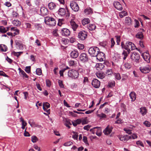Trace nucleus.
Listing matches in <instances>:
<instances>
[{
  "label": "nucleus",
  "mask_w": 151,
  "mask_h": 151,
  "mask_svg": "<svg viewBox=\"0 0 151 151\" xmlns=\"http://www.w3.org/2000/svg\"><path fill=\"white\" fill-rule=\"evenodd\" d=\"M132 22V20L131 18L129 17H127L125 19V23L128 25H130Z\"/></svg>",
  "instance_id": "obj_36"
},
{
  "label": "nucleus",
  "mask_w": 151,
  "mask_h": 151,
  "mask_svg": "<svg viewBox=\"0 0 151 151\" xmlns=\"http://www.w3.org/2000/svg\"><path fill=\"white\" fill-rule=\"evenodd\" d=\"M38 140V139L36 136H34L32 137L31 140L33 142H36Z\"/></svg>",
  "instance_id": "obj_44"
},
{
  "label": "nucleus",
  "mask_w": 151,
  "mask_h": 151,
  "mask_svg": "<svg viewBox=\"0 0 151 151\" xmlns=\"http://www.w3.org/2000/svg\"><path fill=\"white\" fill-rule=\"evenodd\" d=\"M90 20L89 19L85 18L82 20V23L83 25H85L90 22Z\"/></svg>",
  "instance_id": "obj_28"
},
{
  "label": "nucleus",
  "mask_w": 151,
  "mask_h": 151,
  "mask_svg": "<svg viewBox=\"0 0 151 151\" xmlns=\"http://www.w3.org/2000/svg\"><path fill=\"white\" fill-rule=\"evenodd\" d=\"M73 133L75 134H74L72 136V137L74 139H77L78 138V135L76 133H75V132H73Z\"/></svg>",
  "instance_id": "obj_63"
},
{
  "label": "nucleus",
  "mask_w": 151,
  "mask_h": 151,
  "mask_svg": "<svg viewBox=\"0 0 151 151\" xmlns=\"http://www.w3.org/2000/svg\"><path fill=\"white\" fill-rule=\"evenodd\" d=\"M79 59L83 63H85L88 60V56L85 53H82L79 55Z\"/></svg>",
  "instance_id": "obj_9"
},
{
  "label": "nucleus",
  "mask_w": 151,
  "mask_h": 151,
  "mask_svg": "<svg viewBox=\"0 0 151 151\" xmlns=\"http://www.w3.org/2000/svg\"><path fill=\"white\" fill-rule=\"evenodd\" d=\"M146 53L147 54V55H143V58L144 60L147 62V63H149L150 62V57L149 56V54L148 53Z\"/></svg>",
  "instance_id": "obj_31"
},
{
  "label": "nucleus",
  "mask_w": 151,
  "mask_h": 151,
  "mask_svg": "<svg viewBox=\"0 0 151 151\" xmlns=\"http://www.w3.org/2000/svg\"><path fill=\"white\" fill-rule=\"evenodd\" d=\"M35 29L37 30H41L42 29V26L40 24H35L34 25Z\"/></svg>",
  "instance_id": "obj_33"
},
{
  "label": "nucleus",
  "mask_w": 151,
  "mask_h": 151,
  "mask_svg": "<svg viewBox=\"0 0 151 151\" xmlns=\"http://www.w3.org/2000/svg\"><path fill=\"white\" fill-rule=\"evenodd\" d=\"M111 48H112L114 46V45L115 44V42L113 38H111Z\"/></svg>",
  "instance_id": "obj_48"
},
{
  "label": "nucleus",
  "mask_w": 151,
  "mask_h": 151,
  "mask_svg": "<svg viewBox=\"0 0 151 151\" xmlns=\"http://www.w3.org/2000/svg\"><path fill=\"white\" fill-rule=\"evenodd\" d=\"M0 32L1 33H5L6 32L5 27L2 26H0Z\"/></svg>",
  "instance_id": "obj_43"
},
{
  "label": "nucleus",
  "mask_w": 151,
  "mask_h": 151,
  "mask_svg": "<svg viewBox=\"0 0 151 151\" xmlns=\"http://www.w3.org/2000/svg\"><path fill=\"white\" fill-rule=\"evenodd\" d=\"M11 29L12 32H14V36L19 34V30L16 27H12Z\"/></svg>",
  "instance_id": "obj_24"
},
{
  "label": "nucleus",
  "mask_w": 151,
  "mask_h": 151,
  "mask_svg": "<svg viewBox=\"0 0 151 151\" xmlns=\"http://www.w3.org/2000/svg\"><path fill=\"white\" fill-rule=\"evenodd\" d=\"M78 75L79 73L78 72L75 70H70L68 72V77L72 78H76L78 77Z\"/></svg>",
  "instance_id": "obj_5"
},
{
  "label": "nucleus",
  "mask_w": 151,
  "mask_h": 151,
  "mask_svg": "<svg viewBox=\"0 0 151 151\" xmlns=\"http://www.w3.org/2000/svg\"><path fill=\"white\" fill-rule=\"evenodd\" d=\"M95 57H96V59L100 61H104L105 59V56L104 53L100 51L97 53V55Z\"/></svg>",
  "instance_id": "obj_10"
},
{
  "label": "nucleus",
  "mask_w": 151,
  "mask_h": 151,
  "mask_svg": "<svg viewBox=\"0 0 151 151\" xmlns=\"http://www.w3.org/2000/svg\"><path fill=\"white\" fill-rule=\"evenodd\" d=\"M45 22L47 24L53 26L56 24V22L55 19L52 17H46L45 18Z\"/></svg>",
  "instance_id": "obj_2"
},
{
  "label": "nucleus",
  "mask_w": 151,
  "mask_h": 151,
  "mask_svg": "<svg viewBox=\"0 0 151 151\" xmlns=\"http://www.w3.org/2000/svg\"><path fill=\"white\" fill-rule=\"evenodd\" d=\"M127 15V12L125 11H122L119 13V16L121 18H122Z\"/></svg>",
  "instance_id": "obj_39"
},
{
  "label": "nucleus",
  "mask_w": 151,
  "mask_h": 151,
  "mask_svg": "<svg viewBox=\"0 0 151 151\" xmlns=\"http://www.w3.org/2000/svg\"><path fill=\"white\" fill-rule=\"evenodd\" d=\"M96 68L97 70H101L103 69L105 67L103 64L99 63L96 65Z\"/></svg>",
  "instance_id": "obj_29"
},
{
  "label": "nucleus",
  "mask_w": 151,
  "mask_h": 151,
  "mask_svg": "<svg viewBox=\"0 0 151 151\" xmlns=\"http://www.w3.org/2000/svg\"><path fill=\"white\" fill-rule=\"evenodd\" d=\"M140 112L143 115L147 113L145 107H143L140 108Z\"/></svg>",
  "instance_id": "obj_34"
},
{
  "label": "nucleus",
  "mask_w": 151,
  "mask_h": 151,
  "mask_svg": "<svg viewBox=\"0 0 151 151\" xmlns=\"http://www.w3.org/2000/svg\"><path fill=\"white\" fill-rule=\"evenodd\" d=\"M83 142L86 144H87L88 145H89L87 139V137L86 136L83 137Z\"/></svg>",
  "instance_id": "obj_56"
},
{
  "label": "nucleus",
  "mask_w": 151,
  "mask_h": 151,
  "mask_svg": "<svg viewBox=\"0 0 151 151\" xmlns=\"http://www.w3.org/2000/svg\"><path fill=\"white\" fill-rule=\"evenodd\" d=\"M48 6L49 9L52 10L55 9L57 7V6L55 3L54 2H50L48 5Z\"/></svg>",
  "instance_id": "obj_19"
},
{
  "label": "nucleus",
  "mask_w": 151,
  "mask_h": 151,
  "mask_svg": "<svg viewBox=\"0 0 151 151\" xmlns=\"http://www.w3.org/2000/svg\"><path fill=\"white\" fill-rule=\"evenodd\" d=\"M96 132V134L99 136H100L102 134L101 130L100 127H97Z\"/></svg>",
  "instance_id": "obj_37"
},
{
  "label": "nucleus",
  "mask_w": 151,
  "mask_h": 151,
  "mask_svg": "<svg viewBox=\"0 0 151 151\" xmlns=\"http://www.w3.org/2000/svg\"><path fill=\"white\" fill-rule=\"evenodd\" d=\"M70 26L74 31H76L78 27V25L73 20H71L70 21Z\"/></svg>",
  "instance_id": "obj_13"
},
{
  "label": "nucleus",
  "mask_w": 151,
  "mask_h": 151,
  "mask_svg": "<svg viewBox=\"0 0 151 151\" xmlns=\"http://www.w3.org/2000/svg\"><path fill=\"white\" fill-rule=\"evenodd\" d=\"M112 129L113 127H110L108 126L103 131V133L105 135H107L111 132Z\"/></svg>",
  "instance_id": "obj_17"
},
{
  "label": "nucleus",
  "mask_w": 151,
  "mask_h": 151,
  "mask_svg": "<svg viewBox=\"0 0 151 151\" xmlns=\"http://www.w3.org/2000/svg\"><path fill=\"white\" fill-rule=\"evenodd\" d=\"M136 38L140 40H142L144 38V35L142 32H139L136 35Z\"/></svg>",
  "instance_id": "obj_22"
},
{
  "label": "nucleus",
  "mask_w": 151,
  "mask_h": 151,
  "mask_svg": "<svg viewBox=\"0 0 151 151\" xmlns=\"http://www.w3.org/2000/svg\"><path fill=\"white\" fill-rule=\"evenodd\" d=\"M40 11L42 15L43 16L46 15L48 13L47 9L44 7H41Z\"/></svg>",
  "instance_id": "obj_21"
},
{
  "label": "nucleus",
  "mask_w": 151,
  "mask_h": 151,
  "mask_svg": "<svg viewBox=\"0 0 151 151\" xmlns=\"http://www.w3.org/2000/svg\"><path fill=\"white\" fill-rule=\"evenodd\" d=\"M28 123L32 127H37L40 128L41 126L36 124L32 119H30L28 121Z\"/></svg>",
  "instance_id": "obj_16"
},
{
  "label": "nucleus",
  "mask_w": 151,
  "mask_h": 151,
  "mask_svg": "<svg viewBox=\"0 0 151 151\" xmlns=\"http://www.w3.org/2000/svg\"><path fill=\"white\" fill-rule=\"evenodd\" d=\"M106 73L108 75H111L113 73L112 69H108L107 70H106Z\"/></svg>",
  "instance_id": "obj_53"
},
{
  "label": "nucleus",
  "mask_w": 151,
  "mask_h": 151,
  "mask_svg": "<svg viewBox=\"0 0 151 151\" xmlns=\"http://www.w3.org/2000/svg\"><path fill=\"white\" fill-rule=\"evenodd\" d=\"M78 47L79 49L82 50L84 48V46L83 44H78Z\"/></svg>",
  "instance_id": "obj_58"
},
{
  "label": "nucleus",
  "mask_w": 151,
  "mask_h": 151,
  "mask_svg": "<svg viewBox=\"0 0 151 151\" xmlns=\"http://www.w3.org/2000/svg\"><path fill=\"white\" fill-rule=\"evenodd\" d=\"M76 61L73 60H70L68 63L70 66H73L76 63Z\"/></svg>",
  "instance_id": "obj_52"
},
{
  "label": "nucleus",
  "mask_w": 151,
  "mask_h": 151,
  "mask_svg": "<svg viewBox=\"0 0 151 151\" xmlns=\"http://www.w3.org/2000/svg\"><path fill=\"white\" fill-rule=\"evenodd\" d=\"M92 86L96 88H99L100 85V82L96 79H94L91 83Z\"/></svg>",
  "instance_id": "obj_14"
},
{
  "label": "nucleus",
  "mask_w": 151,
  "mask_h": 151,
  "mask_svg": "<svg viewBox=\"0 0 151 151\" xmlns=\"http://www.w3.org/2000/svg\"><path fill=\"white\" fill-rule=\"evenodd\" d=\"M91 127V125H88L85 126L83 127V129L85 130L88 131Z\"/></svg>",
  "instance_id": "obj_62"
},
{
  "label": "nucleus",
  "mask_w": 151,
  "mask_h": 151,
  "mask_svg": "<svg viewBox=\"0 0 151 151\" xmlns=\"http://www.w3.org/2000/svg\"><path fill=\"white\" fill-rule=\"evenodd\" d=\"M124 65L125 68L127 69H130L132 66L131 64L127 62L125 63Z\"/></svg>",
  "instance_id": "obj_38"
},
{
  "label": "nucleus",
  "mask_w": 151,
  "mask_h": 151,
  "mask_svg": "<svg viewBox=\"0 0 151 151\" xmlns=\"http://www.w3.org/2000/svg\"><path fill=\"white\" fill-rule=\"evenodd\" d=\"M71 124L70 121V120H66V122L65 123V125L69 129L70 128V125H71Z\"/></svg>",
  "instance_id": "obj_42"
},
{
  "label": "nucleus",
  "mask_w": 151,
  "mask_h": 151,
  "mask_svg": "<svg viewBox=\"0 0 151 151\" xmlns=\"http://www.w3.org/2000/svg\"><path fill=\"white\" fill-rule=\"evenodd\" d=\"M58 14L61 16H64L65 14H67L66 16L67 17L68 15H69V13L68 10L66 11L65 9L62 8H60L59 9Z\"/></svg>",
  "instance_id": "obj_11"
},
{
  "label": "nucleus",
  "mask_w": 151,
  "mask_h": 151,
  "mask_svg": "<svg viewBox=\"0 0 151 151\" xmlns=\"http://www.w3.org/2000/svg\"><path fill=\"white\" fill-rule=\"evenodd\" d=\"M13 24L15 26H19L21 25V22L18 20H14L12 22Z\"/></svg>",
  "instance_id": "obj_32"
},
{
  "label": "nucleus",
  "mask_w": 151,
  "mask_h": 151,
  "mask_svg": "<svg viewBox=\"0 0 151 151\" xmlns=\"http://www.w3.org/2000/svg\"><path fill=\"white\" fill-rule=\"evenodd\" d=\"M58 83H59V85L60 88H63L64 87V85L63 83V82L62 81L59 80L58 81Z\"/></svg>",
  "instance_id": "obj_59"
},
{
  "label": "nucleus",
  "mask_w": 151,
  "mask_h": 151,
  "mask_svg": "<svg viewBox=\"0 0 151 151\" xmlns=\"http://www.w3.org/2000/svg\"><path fill=\"white\" fill-rule=\"evenodd\" d=\"M19 74L20 76H22L24 78H28V76L23 70H22Z\"/></svg>",
  "instance_id": "obj_40"
},
{
  "label": "nucleus",
  "mask_w": 151,
  "mask_h": 151,
  "mask_svg": "<svg viewBox=\"0 0 151 151\" xmlns=\"http://www.w3.org/2000/svg\"><path fill=\"white\" fill-rule=\"evenodd\" d=\"M0 75L7 77H9L8 76L6 75L5 73L2 71H0Z\"/></svg>",
  "instance_id": "obj_60"
},
{
  "label": "nucleus",
  "mask_w": 151,
  "mask_h": 151,
  "mask_svg": "<svg viewBox=\"0 0 151 151\" xmlns=\"http://www.w3.org/2000/svg\"><path fill=\"white\" fill-rule=\"evenodd\" d=\"M114 5L115 7L118 10L121 11L123 9L122 5L118 1H115L114 3Z\"/></svg>",
  "instance_id": "obj_18"
},
{
  "label": "nucleus",
  "mask_w": 151,
  "mask_h": 151,
  "mask_svg": "<svg viewBox=\"0 0 151 151\" xmlns=\"http://www.w3.org/2000/svg\"><path fill=\"white\" fill-rule=\"evenodd\" d=\"M143 124L147 127H150L151 125L150 123L147 121H146L144 122Z\"/></svg>",
  "instance_id": "obj_55"
},
{
  "label": "nucleus",
  "mask_w": 151,
  "mask_h": 151,
  "mask_svg": "<svg viewBox=\"0 0 151 151\" xmlns=\"http://www.w3.org/2000/svg\"><path fill=\"white\" fill-rule=\"evenodd\" d=\"M136 144L138 145L141 146L142 147H144V145L142 142L140 140H138L136 142Z\"/></svg>",
  "instance_id": "obj_57"
},
{
  "label": "nucleus",
  "mask_w": 151,
  "mask_h": 151,
  "mask_svg": "<svg viewBox=\"0 0 151 151\" xmlns=\"http://www.w3.org/2000/svg\"><path fill=\"white\" fill-rule=\"evenodd\" d=\"M139 70L141 72L144 73H147L150 71L151 68L149 65H147L145 66L140 67L139 68Z\"/></svg>",
  "instance_id": "obj_7"
},
{
  "label": "nucleus",
  "mask_w": 151,
  "mask_h": 151,
  "mask_svg": "<svg viewBox=\"0 0 151 151\" xmlns=\"http://www.w3.org/2000/svg\"><path fill=\"white\" fill-rule=\"evenodd\" d=\"M130 58L134 62L136 63H139V59L140 58V55L139 53L136 52H134L130 55Z\"/></svg>",
  "instance_id": "obj_4"
},
{
  "label": "nucleus",
  "mask_w": 151,
  "mask_h": 151,
  "mask_svg": "<svg viewBox=\"0 0 151 151\" xmlns=\"http://www.w3.org/2000/svg\"><path fill=\"white\" fill-rule=\"evenodd\" d=\"M122 80L123 81H125L128 78V76L126 74H124L122 76Z\"/></svg>",
  "instance_id": "obj_64"
},
{
  "label": "nucleus",
  "mask_w": 151,
  "mask_h": 151,
  "mask_svg": "<svg viewBox=\"0 0 151 151\" xmlns=\"http://www.w3.org/2000/svg\"><path fill=\"white\" fill-rule=\"evenodd\" d=\"M73 143L72 142L70 141L67 142L65 143L63 145L66 147L69 146L70 145H72Z\"/></svg>",
  "instance_id": "obj_47"
},
{
  "label": "nucleus",
  "mask_w": 151,
  "mask_h": 151,
  "mask_svg": "<svg viewBox=\"0 0 151 151\" xmlns=\"http://www.w3.org/2000/svg\"><path fill=\"white\" fill-rule=\"evenodd\" d=\"M70 6L72 9L74 11L77 12L78 11L79 9L78 5L75 1H73L70 2Z\"/></svg>",
  "instance_id": "obj_8"
},
{
  "label": "nucleus",
  "mask_w": 151,
  "mask_h": 151,
  "mask_svg": "<svg viewBox=\"0 0 151 151\" xmlns=\"http://www.w3.org/2000/svg\"><path fill=\"white\" fill-rule=\"evenodd\" d=\"M116 39V42L118 45H120V42L121 40V37L120 36L116 35L115 36Z\"/></svg>",
  "instance_id": "obj_41"
},
{
  "label": "nucleus",
  "mask_w": 151,
  "mask_h": 151,
  "mask_svg": "<svg viewBox=\"0 0 151 151\" xmlns=\"http://www.w3.org/2000/svg\"><path fill=\"white\" fill-rule=\"evenodd\" d=\"M46 86L48 87H50L51 86V82L49 79L46 80Z\"/></svg>",
  "instance_id": "obj_50"
},
{
  "label": "nucleus",
  "mask_w": 151,
  "mask_h": 151,
  "mask_svg": "<svg viewBox=\"0 0 151 151\" xmlns=\"http://www.w3.org/2000/svg\"><path fill=\"white\" fill-rule=\"evenodd\" d=\"M87 37V33L85 31L80 32L78 34V39L81 40H85Z\"/></svg>",
  "instance_id": "obj_6"
},
{
  "label": "nucleus",
  "mask_w": 151,
  "mask_h": 151,
  "mask_svg": "<svg viewBox=\"0 0 151 151\" xmlns=\"http://www.w3.org/2000/svg\"><path fill=\"white\" fill-rule=\"evenodd\" d=\"M36 73L38 75H40L42 74V70L41 69L38 68L36 70Z\"/></svg>",
  "instance_id": "obj_49"
},
{
  "label": "nucleus",
  "mask_w": 151,
  "mask_h": 151,
  "mask_svg": "<svg viewBox=\"0 0 151 151\" xmlns=\"http://www.w3.org/2000/svg\"><path fill=\"white\" fill-rule=\"evenodd\" d=\"M61 32L63 36L65 37H67L69 36L70 34V30L68 29L65 28L62 29Z\"/></svg>",
  "instance_id": "obj_15"
},
{
  "label": "nucleus",
  "mask_w": 151,
  "mask_h": 151,
  "mask_svg": "<svg viewBox=\"0 0 151 151\" xmlns=\"http://www.w3.org/2000/svg\"><path fill=\"white\" fill-rule=\"evenodd\" d=\"M121 45L122 48L127 50L128 52H130L131 50L135 49H137L136 48L135 45L133 43L129 41H127L124 44L123 42H121Z\"/></svg>",
  "instance_id": "obj_1"
},
{
  "label": "nucleus",
  "mask_w": 151,
  "mask_h": 151,
  "mask_svg": "<svg viewBox=\"0 0 151 151\" xmlns=\"http://www.w3.org/2000/svg\"><path fill=\"white\" fill-rule=\"evenodd\" d=\"M118 137L120 140L124 142H127L128 140L131 139V136H129L127 135H125L124 136L119 135Z\"/></svg>",
  "instance_id": "obj_12"
},
{
  "label": "nucleus",
  "mask_w": 151,
  "mask_h": 151,
  "mask_svg": "<svg viewBox=\"0 0 151 151\" xmlns=\"http://www.w3.org/2000/svg\"><path fill=\"white\" fill-rule=\"evenodd\" d=\"M130 52H128L127 51L124 50L122 53V55L123 56V59L124 60H125L128 55Z\"/></svg>",
  "instance_id": "obj_30"
},
{
  "label": "nucleus",
  "mask_w": 151,
  "mask_h": 151,
  "mask_svg": "<svg viewBox=\"0 0 151 151\" xmlns=\"http://www.w3.org/2000/svg\"><path fill=\"white\" fill-rule=\"evenodd\" d=\"M115 85V82L114 81H112L110 82L109 84V86L110 87H112Z\"/></svg>",
  "instance_id": "obj_61"
},
{
  "label": "nucleus",
  "mask_w": 151,
  "mask_h": 151,
  "mask_svg": "<svg viewBox=\"0 0 151 151\" xmlns=\"http://www.w3.org/2000/svg\"><path fill=\"white\" fill-rule=\"evenodd\" d=\"M43 107L46 108L47 109H48L50 107V104L47 102L44 103L43 104Z\"/></svg>",
  "instance_id": "obj_54"
},
{
  "label": "nucleus",
  "mask_w": 151,
  "mask_h": 151,
  "mask_svg": "<svg viewBox=\"0 0 151 151\" xmlns=\"http://www.w3.org/2000/svg\"><path fill=\"white\" fill-rule=\"evenodd\" d=\"M78 55V53L77 51L74 50L70 53V57L73 58H77Z\"/></svg>",
  "instance_id": "obj_20"
},
{
  "label": "nucleus",
  "mask_w": 151,
  "mask_h": 151,
  "mask_svg": "<svg viewBox=\"0 0 151 151\" xmlns=\"http://www.w3.org/2000/svg\"><path fill=\"white\" fill-rule=\"evenodd\" d=\"M30 66H26L25 68V70L27 73H29L30 72Z\"/></svg>",
  "instance_id": "obj_51"
},
{
  "label": "nucleus",
  "mask_w": 151,
  "mask_h": 151,
  "mask_svg": "<svg viewBox=\"0 0 151 151\" xmlns=\"http://www.w3.org/2000/svg\"><path fill=\"white\" fill-rule=\"evenodd\" d=\"M84 12L86 14H92L93 11L92 9L91 8L85 9L84 11Z\"/></svg>",
  "instance_id": "obj_35"
},
{
  "label": "nucleus",
  "mask_w": 151,
  "mask_h": 151,
  "mask_svg": "<svg viewBox=\"0 0 151 151\" xmlns=\"http://www.w3.org/2000/svg\"><path fill=\"white\" fill-rule=\"evenodd\" d=\"M20 121L21 122H22V126L21 128L22 129H24L25 128V126L27 125V123L25 121H24V119H23V118L22 117L20 118Z\"/></svg>",
  "instance_id": "obj_25"
},
{
  "label": "nucleus",
  "mask_w": 151,
  "mask_h": 151,
  "mask_svg": "<svg viewBox=\"0 0 151 151\" xmlns=\"http://www.w3.org/2000/svg\"><path fill=\"white\" fill-rule=\"evenodd\" d=\"M98 52H99V50L96 47H91L88 50L89 53L91 57H95L97 55Z\"/></svg>",
  "instance_id": "obj_3"
},
{
  "label": "nucleus",
  "mask_w": 151,
  "mask_h": 151,
  "mask_svg": "<svg viewBox=\"0 0 151 151\" xmlns=\"http://www.w3.org/2000/svg\"><path fill=\"white\" fill-rule=\"evenodd\" d=\"M131 99H132V101H134L135 100L136 98V95L135 93L134 92H132L129 94Z\"/></svg>",
  "instance_id": "obj_23"
},
{
  "label": "nucleus",
  "mask_w": 151,
  "mask_h": 151,
  "mask_svg": "<svg viewBox=\"0 0 151 151\" xmlns=\"http://www.w3.org/2000/svg\"><path fill=\"white\" fill-rule=\"evenodd\" d=\"M96 26L94 24H89L87 26V28L90 30H93L96 29Z\"/></svg>",
  "instance_id": "obj_27"
},
{
  "label": "nucleus",
  "mask_w": 151,
  "mask_h": 151,
  "mask_svg": "<svg viewBox=\"0 0 151 151\" xmlns=\"http://www.w3.org/2000/svg\"><path fill=\"white\" fill-rule=\"evenodd\" d=\"M97 116L100 117V118H106V115L103 113H102L101 114H97Z\"/></svg>",
  "instance_id": "obj_46"
},
{
  "label": "nucleus",
  "mask_w": 151,
  "mask_h": 151,
  "mask_svg": "<svg viewBox=\"0 0 151 151\" xmlns=\"http://www.w3.org/2000/svg\"><path fill=\"white\" fill-rule=\"evenodd\" d=\"M114 75L115 78L117 80H120L121 78V77L119 73H114Z\"/></svg>",
  "instance_id": "obj_45"
},
{
  "label": "nucleus",
  "mask_w": 151,
  "mask_h": 151,
  "mask_svg": "<svg viewBox=\"0 0 151 151\" xmlns=\"http://www.w3.org/2000/svg\"><path fill=\"white\" fill-rule=\"evenodd\" d=\"M96 75L98 78L100 79H103L104 78L105 75L103 73L99 72L96 73Z\"/></svg>",
  "instance_id": "obj_26"
}]
</instances>
